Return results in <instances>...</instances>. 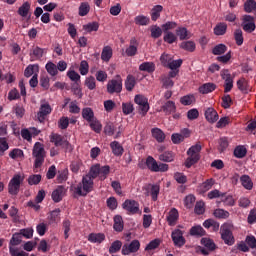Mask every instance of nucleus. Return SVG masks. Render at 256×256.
<instances>
[{"label": "nucleus", "instance_id": "obj_1", "mask_svg": "<svg viewBox=\"0 0 256 256\" xmlns=\"http://www.w3.org/2000/svg\"><path fill=\"white\" fill-rule=\"evenodd\" d=\"M95 182L91 177L84 175L80 183L74 187V193L79 197H87L93 191Z\"/></svg>", "mask_w": 256, "mask_h": 256}, {"label": "nucleus", "instance_id": "obj_2", "mask_svg": "<svg viewBox=\"0 0 256 256\" xmlns=\"http://www.w3.org/2000/svg\"><path fill=\"white\" fill-rule=\"evenodd\" d=\"M32 157H34V169H40L45 163V157H47V152H45V147L40 142L34 144L32 150Z\"/></svg>", "mask_w": 256, "mask_h": 256}, {"label": "nucleus", "instance_id": "obj_3", "mask_svg": "<svg viewBox=\"0 0 256 256\" xmlns=\"http://www.w3.org/2000/svg\"><path fill=\"white\" fill-rule=\"evenodd\" d=\"M201 149V143H197L187 150L188 158L185 161V167H187V169H191L193 165L199 163V159H201V155L199 154L201 153Z\"/></svg>", "mask_w": 256, "mask_h": 256}, {"label": "nucleus", "instance_id": "obj_4", "mask_svg": "<svg viewBox=\"0 0 256 256\" xmlns=\"http://www.w3.org/2000/svg\"><path fill=\"white\" fill-rule=\"evenodd\" d=\"M146 167L151 171L152 173H165L166 171H169V165L165 163H157V160L153 158V156H148L146 158Z\"/></svg>", "mask_w": 256, "mask_h": 256}, {"label": "nucleus", "instance_id": "obj_5", "mask_svg": "<svg viewBox=\"0 0 256 256\" xmlns=\"http://www.w3.org/2000/svg\"><path fill=\"white\" fill-rule=\"evenodd\" d=\"M231 227L233 225L229 223H224L220 227V235L222 241H224L225 245H228L231 247V245H235V236H233V231H231Z\"/></svg>", "mask_w": 256, "mask_h": 256}, {"label": "nucleus", "instance_id": "obj_6", "mask_svg": "<svg viewBox=\"0 0 256 256\" xmlns=\"http://www.w3.org/2000/svg\"><path fill=\"white\" fill-rule=\"evenodd\" d=\"M23 181H25V177L21 174H15L8 183V193L10 195H18Z\"/></svg>", "mask_w": 256, "mask_h": 256}, {"label": "nucleus", "instance_id": "obj_7", "mask_svg": "<svg viewBox=\"0 0 256 256\" xmlns=\"http://www.w3.org/2000/svg\"><path fill=\"white\" fill-rule=\"evenodd\" d=\"M134 102L136 103V105H138L137 109L140 115H142V117H145V115H147V113H149V99H147V97L141 95V94H137L134 98Z\"/></svg>", "mask_w": 256, "mask_h": 256}, {"label": "nucleus", "instance_id": "obj_8", "mask_svg": "<svg viewBox=\"0 0 256 256\" xmlns=\"http://www.w3.org/2000/svg\"><path fill=\"white\" fill-rule=\"evenodd\" d=\"M123 91V80L120 76L117 79L109 80L107 83V93L113 95V93H121Z\"/></svg>", "mask_w": 256, "mask_h": 256}, {"label": "nucleus", "instance_id": "obj_9", "mask_svg": "<svg viewBox=\"0 0 256 256\" xmlns=\"http://www.w3.org/2000/svg\"><path fill=\"white\" fill-rule=\"evenodd\" d=\"M50 143H53L55 147H62L63 149H69L71 144L60 134L52 133L50 135Z\"/></svg>", "mask_w": 256, "mask_h": 256}, {"label": "nucleus", "instance_id": "obj_10", "mask_svg": "<svg viewBox=\"0 0 256 256\" xmlns=\"http://www.w3.org/2000/svg\"><path fill=\"white\" fill-rule=\"evenodd\" d=\"M141 249V242L139 240H133L131 243H125L122 246V255H131V253H137Z\"/></svg>", "mask_w": 256, "mask_h": 256}, {"label": "nucleus", "instance_id": "obj_11", "mask_svg": "<svg viewBox=\"0 0 256 256\" xmlns=\"http://www.w3.org/2000/svg\"><path fill=\"white\" fill-rule=\"evenodd\" d=\"M122 208L127 211L128 215H137L139 213V202L127 199L122 204Z\"/></svg>", "mask_w": 256, "mask_h": 256}, {"label": "nucleus", "instance_id": "obj_12", "mask_svg": "<svg viewBox=\"0 0 256 256\" xmlns=\"http://www.w3.org/2000/svg\"><path fill=\"white\" fill-rule=\"evenodd\" d=\"M184 234L185 232L179 229L172 231L171 237L175 247H183L187 243L185 237H183Z\"/></svg>", "mask_w": 256, "mask_h": 256}, {"label": "nucleus", "instance_id": "obj_13", "mask_svg": "<svg viewBox=\"0 0 256 256\" xmlns=\"http://www.w3.org/2000/svg\"><path fill=\"white\" fill-rule=\"evenodd\" d=\"M204 116L208 123L213 124L219 121V114L217 113V110H215V108L213 107L206 108L204 111Z\"/></svg>", "mask_w": 256, "mask_h": 256}, {"label": "nucleus", "instance_id": "obj_14", "mask_svg": "<svg viewBox=\"0 0 256 256\" xmlns=\"http://www.w3.org/2000/svg\"><path fill=\"white\" fill-rule=\"evenodd\" d=\"M52 109H51V105L49 104H42L40 106V109L37 113V119L40 123H44L45 119H47V115H50Z\"/></svg>", "mask_w": 256, "mask_h": 256}, {"label": "nucleus", "instance_id": "obj_15", "mask_svg": "<svg viewBox=\"0 0 256 256\" xmlns=\"http://www.w3.org/2000/svg\"><path fill=\"white\" fill-rule=\"evenodd\" d=\"M17 13L20 17L23 19H26V17L31 19V4L29 1L24 2L17 10Z\"/></svg>", "mask_w": 256, "mask_h": 256}, {"label": "nucleus", "instance_id": "obj_16", "mask_svg": "<svg viewBox=\"0 0 256 256\" xmlns=\"http://www.w3.org/2000/svg\"><path fill=\"white\" fill-rule=\"evenodd\" d=\"M166 221L170 227H175L177 221H179V210L172 208L166 217Z\"/></svg>", "mask_w": 256, "mask_h": 256}, {"label": "nucleus", "instance_id": "obj_17", "mask_svg": "<svg viewBox=\"0 0 256 256\" xmlns=\"http://www.w3.org/2000/svg\"><path fill=\"white\" fill-rule=\"evenodd\" d=\"M242 29L246 31V33H253L255 31L256 26L255 22H253V17L247 15L244 17V23L242 24Z\"/></svg>", "mask_w": 256, "mask_h": 256}, {"label": "nucleus", "instance_id": "obj_18", "mask_svg": "<svg viewBox=\"0 0 256 256\" xmlns=\"http://www.w3.org/2000/svg\"><path fill=\"white\" fill-rule=\"evenodd\" d=\"M63 195H65V187L58 186L52 192V200L54 201V203H61V201H63Z\"/></svg>", "mask_w": 256, "mask_h": 256}, {"label": "nucleus", "instance_id": "obj_19", "mask_svg": "<svg viewBox=\"0 0 256 256\" xmlns=\"http://www.w3.org/2000/svg\"><path fill=\"white\" fill-rule=\"evenodd\" d=\"M216 89H217V85H215V83L208 82L200 86L198 91L202 95H207L209 93H213V91H215Z\"/></svg>", "mask_w": 256, "mask_h": 256}, {"label": "nucleus", "instance_id": "obj_20", "mask_svg": "<svg viewBox=\"0 0 256 256\" xmlns=\"http://www.w3.org/2000/svg\"><path fill=\"white\" fill-rule=\"evenodd\" d=\"M150 187V192H147L146 195L149 197L151 195L152 201H157L159 198V191H161V188L157 184H149L148 188Z\"/></svg>", "mask_w": 256, "mask_h": 256}, {"label": "nucleus", "instance_id": "obj_21", "mask_svg": "<svg viewBox=\"0 0 256 256\" xmlns=\"http://www.w3.org/2000/svg\"><path fill=\"white\" fill-rule=\"evenodd\" d=\"M161 109L165 115H171V113L177 111V106L173 101L169 100L161 107Z\"/></svg>", "mask_w": 256, "mask_h": 256}, {"label": "nucleus", "instance_id": "obj_22", "mask_svg": "<svg viewBox=\"0 0 256 256\" xmlns=\"http://www.w3.org/2000/svg\"><path fill=\"white\" fill-rule=\"evenodd\" d=\"M110 148L112 150L113 155L116 157H121L123 155L125 149H123V146L120 145L119 142L113 141L110 143Z\"/></svg>", "mask_w": 256, "mask_h": 256}, {"label": "nucleus", "instance_id": "obj_23", "mask_svg": "<svg viewBox=\"0 0 256 256\" xmlns=\"http://www.w3.org/2000/svg\"><path fill=\"white\" fill-rule=\"evenodd\" d=\"M201 245L206 247L208 251H215L217 249V244L211 238L204 237L200 240Z\"/></svg>", "mask_w": 256, "mask_h": 256}, {"label": "nucleus", "instance_id": "obj_24", "mask_svg": "<svg viewBox=\"0 0 256 256\" xmlns=\"http://www.w3.org/2000/svg\"><path fill=\"white\" fill-rule=\"evenodd\" d=\"M163 13V7L161 5H155L150 11V17L152 21H157Z\"/></svg>", "mask_w": 256, "mask_h": 256}, {"label": "nucleus", "instance_id": "obj_25", "mask_svg": "<svg viewBox=\"0 0 256 256\" xmlns=\"http://www.w3.org/2000/svg\"><path fill=\"white\" fill-rule=\"evenodd\" d=\"M152 137L156 139L158 143H163L165 141V133L163 130L159 128H152L151 129Z\"/></svg>", "mask_w": 256, "mask_h": 256}, {"label": "nucleus", "instance_id": "obj_26", "mask_svg": "<svg viewBox=\"0 0 256 256\" xmlns=\"http://www.w3.org/2000/svg\"><path fill=\"white\" fill-rule=\"evenodd\" d=\"M82 118L85 119L88 123L95 119V112L90 107H86L82 109Z\"/></svg>", "mask_w": 256, "mask_h": 256}, {"label": "nucleus", "instance_id": "obj_27", "mask_svg": "<svg viewBox=\"0 0 256 256\" xmlns=\"http://www.w3.org/2000/svg\"><path fill=\"white\" fill-rule=\"evenodd\" d=\"M88 241L90 243H101L105 241V234L103 233H90L88 235Z\"/></svg>", "mask_w": 256, "mask_h": 256}, {"label": "nucleus", "instance_id": "obj_28", "mask_svg": "<svg viewBox=\"0 0 256 256\" xmlns=\"http://www.w3.org/2000/svg\"><path fill=\"white\" fill-rule=\"evenodd\" d=\"M112 57H113V49H111V46H105L102 49V53H101L102 61H105L107 63L111 60Z\"/></svg>", "mask_w": 256, "mask_h": 256}, {"label": "nucleus", "instance_id": "obj_29", "mask_svg": "<svg viewBox=\"0 0 256 256\" xmlns=\"http://www.w3.org/2000/svg\"><path fill=\"white\" fill-rule=\"evenodd\" d=\"M180 49L188 51V53H194L195 49H197V45L193 41H183L180 44Z\"/></svg>", "mask_w": 256, "mask_h": 256}, {"label": "nucleus", "instance_id": "obj_30", "mask_svg": "<svg viewBox=\"0 0 256 256\" xmlns=\"http://www.w3.org/2000/svg\"><path fill=\"white\" fill-rule=\"evenodd\" d=\"M123 228H124L123 217H121V215L114 216V225H113L114 231L121 233V231H123Z\"/></svg>", "mask_w": 256, "mask_h": 256}, {"label": "nucleus", "instance_id": "obj_31", "mask_svg": "<svg viewBox=\"0 0 256 256\" xmlns=\"http://www.w3.org/2000/svg\"><path fill=\"white\" fill-rule=\"evenodd\" d=\"M240 181L244 189H247L248 191H251V189H253V181L251 180V177H249L248 175H242L240 177Z\"/></svg>", "mask_w": 256, "mask_h": 256}, {"label": "nucleus", "instance_id": "obj_32", "mask_svg": "<svg viewBox=\"0 0 256 256\" xmlns=\"http://www.w3.org/2000/svg\"><path fill=\"white\" fill-rule=\"evenodd\" d=\"M35 72L39 73V64H29L24 70V77H31Z\"/></svg>", "mask_w": 256, "mask_h": 256}, {"label": "nucleus", "instance_id": "obj_33", "mask_svg": "<svg viewBox=\"0 0 256 256\" xmlns=\"http://www.w3.org/2000/svg\"><path fill=\"white\" fill-rule=\"evenodd\" d=\"M85 175H86V177H90V179L95 181V179H97V177H100L99 164H95V165L91 166L89 172Z\"/></svg>", "mask_w": 256, "mask_h": 256}, {"label": "nucleus", "instance_id": "obj_34", "mask_svg": "<svg viewBox=\"0 0 256 256\" xmlns=\"http://www.w3.org/2000/svg\"><path fill=\"white\" fill-rule=\"evenodd\" d=\"M227 33V23L220 22L214 27V35L221 36Z\"/></svg>", "mask_w": 256, "mask_h": 256}, {"label": "nucleus", "instance_id": "obj_35", "mask_svg": "<svg viewBox=\"0 0 256 256\" xmlns=\"http://www.w3.org/2000/svg\"><path fill=\"white\" fill-rule=\"evenodd\" d=\"M206 231L205 229H203L201 226H193L191 229H190V235L192 237H203L206 235Z\"/></svg>", "mask_w": 256, "mask_h": 256}, {"label": "nucleus", "instance_id": "obj_36", "mask_svg": "<svg viewBox=\"0 0 256 256\" xmlns=\"http://www.w3.org/2000/svg\"><path fill=\"white\" fill-rule=\"evenodd\" d=\"M135 25L147 26L151 23V19L145 15H138L134 18Z\"/></svg>", "mask_w": 256, "mask_h": 256}, {"label": "nucleus", "instance_id": "obj_37", "mask_svg": "<svg viewBox=\"0 0 256 256\" xmlns=\"http://www.w3.org/2000/svg\"><path fill=\"white\" fill-rule=\"evenodd\" d=\"M221 201L226 207H234L235 205V198H233L231 195H227L226 193H222Z\"/></svg>", "mask_w": 256, "mask_h": 256}, {"label": "nucleus", "instance_id": "obj_38", "mask_svg": "<svg viewBox=\"0 0 256 256\" xmlns=\"http://www.w3.org/2000/svg\"><path fill=\"white\" fill-rule=\"evenodd\" d=\"M176 35L179 37L180 41H185L186 39H191V36H189V31L185 27H179L176 30Z\"/></svg>", "mask_w": 256, "mask_h": 256}, {"label": "nucleus", "instance_id": "obj_39", "mask_svg": "<svg viewBox=\"0 0 256 256\" xmlns=\"http://www.w3.org/2000/svg\"><path fill=\"white\" fill-rule=\"evenodd\" d=\"M237 88L242 93H249V83L247 80H245V78H241L237 81Z\"/></svg>", "mask_w": 256, "mask_h": 256}, {"label": "nucleus", "instance_id": "obj_40", "mask_svg": "<svg viewBox=\"0 0 256 256\" xmlns=\"http://www.w3.org/2000/svg\"><path fill=\"white\" fill-rule=\"evenodd\" d=\"M140 71H146L147 73H153L155 71V63L143 62L139 66Z\"/></svg>", "mask_w": 256, "mask_h": 256}, {"label": "nucleus", "instance_id": "obj_41", "mask_svg": "<svg viewBox=\"0 0 256 256\" xmlns=\"http://www.w3.org/2000/svg\"><path fill=\"white\" fill-rule=\"evenodd\" d=\"M136 84L137 81L135 80V76L128 75L125 80L126 91H131L132 89H134Z\"/></svg>", "mask_w": 256, "mask_h": 256}, {"label": "nucleus", "instance_id": "obj_42", "mask_svg": "<svg viewBox=\"0 0 256 256\" xmlns=\"http://www.w3.org/2000/svg\"><path fill=\"white\" fill-rule=\"evenodd\" d=\"M67 77L75 83L74 85L79 86V83H81V75L75 72V70H68Z\"/></svg>", "mask_w": 256, "mask_h": 256}, {"label": "nucleus", "instance_id": "obj_43", "mask_svg": "<svg viewBox=\"0 0 256 256\" xmlns=\"http://www.w3.org/2000/svg\"><path fill=\"white\" fill-rule=\"evenodd\" d=\"M213 215L217 219H229L230 214H229V211H227L225 209L218 208V209L214 210Z\"/></svg>", "mask_w": 256, "mask_h": 256}, {"label": "nucleus", "instance_id": "obj_44", "mask_svg": "<svg viewBox=\"0 0 256 256\" xmlns=\"http://www.w3.org/2000/svg\"><path fill=\"white\" fill-rule=\"evenodd\" d=\"M45 69L47 73L51 75V77H55L59 73V71L57 70V65H55V63L53 62H48L45 66Z\"/></svg>", "mask_w": 256, "mask_h": 256}, {"label": "nucleus", "instance_id": "obj_45", "mask_svg": "<svg viewBox=\"0 0 256 256\" xmlns=\"http://www.w3.org/2000/svg\"><path fill=\"white\" fill-rule=\"evenodd\" d=\"M196 198L193 194H189L184 198V207L186 209H193V206L195 205Z\"/></svg>", "mask_w": 256, "mask_h": 256}, {"label": "nucleus", "instance_id": "obj_46", "mask_svg": "<svg viewBox=\"0 0 256 256\" xmlns=\"http://www.w3.org/2000/svg\"><path fill=\"white\" fill-rule=\"evenodd\" d=\"M121 247H123V242H121V240L114 241L109 248L110 255H113V253H119V251H121Z\"/></svg>", "mask_w": 256, "mask_h": 256}, {"label": "nucleus", "instance_id": "obj_47", "mask_svg": "<svg viewBox=\"0 0 256 256\" xmlns=\"http://www.w3.org/2000/svg\"><path fill=\"white\" fill-rule=\"evenodd\" d=\"M214 183L215 181L213 180V178L207 179L205 182H203L200 185L201 193H207V191H209L211 187H213Z\"/></svg>", "mask_w": 256, "mask_h": 256}, {"label": "nucleus", "instance_id": "obj_48", "mask_svg": "<svg viewBox=\"0 0 256 256\" xmlns=\"http://www.w3.org/2000/svg\"><path fill=\"white\" fill-rule=\"evenodd\" d=\"M152 39H159L163 35V28L154 25L150 29Z\"/></svg>", "mask_w": 256, "mask_h": 256}, {"label": "nucleus", "instance_id": "obj_49", "mask_svg": "<svg viewBox=\"0 0 256 256\" xmlns=\"http://www.w3.org/2000/svg\"><path fill=\"white\" fill-rule=\"evenodd\" d=\"M173 159H175V155H173V152L171 151H166L159 156V160L164 161L165 163H171Z\"/></svg>", "mask_w": 256, "mask_h": 256}, {"label": "nucleus", "instance_id": "obj_50", "mask_svg": "<svg viewBox=\"0 0 256 256\" xmlns=\"http://www.w3.org/2000/svg\"><path fill=\"white\" fill-rule=\"evenodd\" d=\"M234 39H235L236 45H238V47H241V45H243V41H244L243 30L236 29L234 31Z\"/></svg>", "mask_w": 256, "mask_h": 256}, {"label": "nucleus", "instance_id": "obj_51", "mask_svg": "<svg viewBox=\"0 0 256 256\" xmlns=\"http://www.w3.org/2000/svg\"><path fill=\"white\" fill-rule=\"evenodd\" d=\"M213 55H224L227 53V46L225 44H218L212 49Z\"/></svg>", "mask_w": 256, "mask_h": 256}, {"label": "nucleus", "instance_id": "obj_52", "mask_svg": "<svg viewBox=\"0 0 256 256\" xmlns=\"http://www.w3.org/2000/svg\"><path fill=\"white\" fill-rule=\"evenodd\" d=\"M181 105H192V103H195V96L193 94L185 95L180 98Z\"/></svg>", "mask_w": 256, "mask_h": 256}, {"label": "nucleus", "instance_id": "obj_53", "mask_svg": "<svg viewBox=\"0 0 256 256\" xmlns=\"http://www.w3.org/2000/svg\"><path fill=\"white\" fill-rule=\"evenodd\" d=\"M245 155H247V148H245L244 146H237L234 149V156H236L237 159H243Z\"/></svg>", "mask_w": 256, "mask_h": 256}, {"label": "nucleus", "instance_id": "obj_54", "mask_svg": "<svg viewBox=\"0 0 256 256\" xmlns=\"http://www.w3.org/2000/svg\"><path fill=\"white\" fill-rule=\"evenodd\" d=\"M99 170H100L101 181H105V179H107V175H109L111 171V167H109V165H105L101 167V164H99Z\"/></svg>", "mask_w": 256, "mask_h": 256}, {"label": "nucleus", "instance_id": "obj_55", "mask_svg": "<svg viewBox=\"0 0 256 256\" xmlns=\"http://www.w3.org/2000/svg\"><path fill=\"white\" fill-rule=\"evenodd\" d=\"M23 157H24L23 150H21L19 148H14L9 153V158L10 159H23Z\"/></svg>", "mask_w": 256, "mask_h": 256}, {"label": "nucleus", "instance_id": "obj_56", "mask_svg": "<svg viewBox=\"0 0 256 256\" xmlns=\"http://www.w3.org/2000/svg\"><path fill=\"white\" fill-rule=\"evenodd\" d=\"M42 176L41 174H32L28 177L29 185H39L41 183Z\"/></svg>", "mask_w": 256, "mask_h": 256}, {"label": "nucleus", "instance_id": "obj_57", "mask_svg": "<svg viewBox=\"0 0 256 256\" xmlns=\"http://www.w3.org/2000/svg\"><path fill=\"white\" fill-rule=\"evenodd\" d=\"M163 40L169 45H173L177 41V36L173 32H165Z\"/></svg>", "mask_w": 256, "mask_h": 256}, {"label": "nucleus", "instance_id": "obj_58", "mask_svg": "<svg viewBox=\"0 0 256 256\" xmlns=\"http://www.w3.org/2000/svg\"><path fill=\"white\" fill-rule=\"evenodd\" d=\"M91 10V7L89 6V3L82 2L79 7V15L80 17H85Z\"/></svg>", "mask_w": 256, "mask_h": 256}, {"label": "nucleus", "instance_id": "obj_59", "mask_svg": "<svg viewBox=\"0 0 256 256\" xmlns=\"http://www.w3.org/2000/svg\"><path fill=\"white\" fill-rule=\"evenodd\" d=\"M161 27L164 33H171L170 31L175 29L177 27V24L176 22L168 21L162 24Z\"/></svg>", "mask_w": 256, "mask_h": 256}, {"label": "nucleus", "instance_id": "obj_60", "mask_svg": "<svg viewBox=\"0 0 256 256\" xmlns=\"http://www.w3.org/2000/svg\"><path fill=\"white\" fill-rule=\"evenodd\" d=\"M84 31L87 33H92V31H99V23L98 22H91L83 26Z\"/></svg>", "mask_w": 256, "mask_h": 256}, {"label": "nucleus", "instance_id": "obj_61", "mask_svg": "<svg viewBox=\"0 0 256 256\" xmlns=\"http://www.w3.org/2000/svg\"><path fill=\"white\" fill-rule=\"evenodd\" d=\"M89 123L92 131H95V133H101V129L103 128V126L101 125V122H99L98 120H96V118H94V120L90 121Z\"/></svg>", "mask_w": 256, "mask_h": 256}, {"label": "nucleus", "instance_id": "obj_62", "mask_svg": "<svg viewBox=\"0 0 256 256\" xmlns=\"http://www.w3.org/2000/svg\"><path fill=\"white\" fill-rule=\"evenodd\" d=\"M244 9H245L246 13H251V12L255 11V9H256L255 0H247L244 4Z\"/></svg>", "mask_w": 256, "mask_h": 256}, {"label": "nucleus", "instance_id": "obj_63", "mask_svg": "<svg viewBox=\"0 0 256 256\" xmlns=\"http://www.w3.org/2000/svg\"><path fill=\"white\" fill-rule=\"evenodd\" d=\"M85 85L90 91H93L95 87H97V83L95 82V77L89 76L85 79Z\"/></svg>", "mask_w": 256, "mask_h": 256}, {"label": "nucleus", "instance_id": "obj_64", "mask_svg": "<svg viewBox=\"0 0 256 256\" xmlns=\"http://www.w3.org/2000/svg\"><path fill=\"white\" fill-rule=\"evenodd\" d=\"M9 251L11 256H27L28 254L25 251H20L19 249L9 246Z\"/></svg>", "mask_w": 256, "mask_h": 256}]
</instances>
